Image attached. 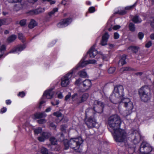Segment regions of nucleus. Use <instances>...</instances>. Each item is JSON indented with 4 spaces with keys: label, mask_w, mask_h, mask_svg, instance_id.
<instances>
[{
    "label": "nucleus",
    "mask_w": 154,
    "mask_h": 154,
    "mask_svg": "<svg viewBox=\"0 0 154 154\" xmlns=\"http://www.w3.org/2000/svg\"><path fill=\"white\" fill-rule=\"evenodd\" d=\"M51 136V134L49 132H43L41 134V136L38 137V140L40 142H44L46 139H48Z\"/></svg>",
    "instance_id": "obj_13"
},
{
    "label": "nucleus",
    "mask_w": 154,
    "mask_h": 154,
    "mask_svg": "<svg viewBox=\"0 0 154 154\" xmlns=\"http://www.w3.org/2000/svg\"><path fill=\"white\" fill-rule=\"evenodd\" d=\"M83 140L81 137L72 138L69 141L67 139L64 140V143L65 149H67L69 147L74 149L77 152H80V145L82 143Z\"/></svg>",
    "instance_id": "obj_3"
},
{
    "label": "nucleus",
    "mask_w": 154,
    "mask_h": 154,
    "mask_svg": "<svg viewBox=\"0 0 154 154\" xmlns=\"http://www.w3.org/2000/svg\"><path fill=\"white\" fill-rule=\"evenodd\" d=\"M57 97L61 99L63 97V96L62 93L60 92H57Z\"/></svg>",
    "instance_id": "obj_47"
},
{
    "label": "nucleus",
    "mask_w": 154,
    "mask_h": 154,
    "mask_svg": "<svg viewBox=\"0 0 154 154\" xmlns=\"http://www.w3.org/2000/svg\"><path fill=\"white\" fill-rule=\"evenodd\" d=\"M37 25L36 22L33 20H32L29 23L28 26L30 28H33Z\"/></svg>",
    "instance_id": "obj_24"
},
{
    "label": "nucleus",
    "mask_w": 154,
    "mask_h": 154,
    "mask_svg": "<svg viewBox=\"0 0 154 154\" xmlns=\"http://www.w3.org/2000/svg\"><path fill=\"white\" fill-rule=\"evenodd\" d=\"M40 124L45 123L46 122V120L45 119H41L37 121Z\"/></svg>",
    "instance_id": "obj_44"
},
{
    "label": "nucleus",
    "mask_w": 154,
    "mask_h": 154,
    "mask_svg": "<svg viewBox=\"0 0 154 154\" xmlns=\"http://www.w3.org/2000/svg\"><path fill=\"white\" fill-rule=\"evenodd\" d=\"M50 141L52 145H55L57 144V140L54 137H51L50 139Z\"/></svg>",
    "instance_id": "obj_35"
},
{
    "label": "nucleus",
    "mask_w": 154,
    "mask_h": 154,
    "mask_svg": "<svg viewBox=\"0 0 154 154\" xmlns=\"http://www.w3.org/2000/svg\"><path fill=\"white\" fill-rule=\"evenodd\" d=\"M28 2L31 3H34L36 2L38 0H28Z\"/></svg>",
    "instance_id": "obj_60"
},
{
    "label": "nucleus",
    "mask_w": 154,
    "mask_h": 154,
    "mask_svg": "<svg viewBox=\"0 0 154 154\" xmlns=\"http://www.w3.org/2000/svg\"><path fill=\"white\" fill-rule=\"evenodd\" d=\"M120 27L121 26L119 25H117L114 26L113 27V28L114 30H116L117 29H119L120 28Z\"/></svg>",
    "instance_id": "obj_54"
},
{
    "label": "nucleus",
    "mask_w": 154,
    "mask_h": 154,
    "mask_svg": "<svg viewBox=\"0 0 154 154\" xmlns=\"http://www.w3.org/2000/svg\"><path fill=\"white\" fill-rule=\"evenodd\" d=\"M51 109V107H49L48 108L45 110V112H50Z\"/></svg>",
    "instance_id": "obj_59"
},
{
    "label": "nucleus",
    "mask_w": 154,
    "mask_h": 154,
    "mask_svg": "<svg viewBox=\"0 0 154 154\" xmlns=\"http://www.w3.org/2000/svg\"><path fill=\"white\" fill-rule=\"evenodd\" d=\"M77 69L75 67L62 78L61 84L62 87H66L69 85L72 78L75 76V73L77 70Z\"/></svg>",
    "instance_id": "obj_4"
},
{
    "label": "nucleus",
    "mask_w": 154,
    "mask_h": 154,
    "mask_svg": "<svg viewBox=\"0 0 154 154\" xmlns=\"http://www.w3.org/2000/svg\"><path fill=\"white\" fill-rule=\"evenodd\" d=\"M124 104V106L126 108V114L125 116H127L131 114L132 112V110L134 108L133 103L128 98H124L121 101Z\"/></svg>",
    "instance_id": "obj_6"
},
{
    "label": "nucleus",
    "mask_w": 154,
    "mask_h": 154,
    "mask_svg": "<svg viewBox=\"0 0 154 154\" xmlns=\"http://www.w3.org/2000/svg\"><path fill=\"white\" fill-rule=\"evenodd\" d=\"M58 9L57 8H54L53 11L48 13V14L50 16H51L54 15L55 13L57 11Z\"/></svg>",
    "instance_id": "obj_36"
},
{
    "label": "nucleus",
    "mask_w": 154,
    "mask_h": 154,
    "mask_svg": "<svg viewBox=\"0 0 154 154\" xmlns=\"http://www.w3.org/2000/svg\"><path fill=\"white\" fill-rule=\"evenodd\" d=\"M65 127L63 125H61V130L62 131H64L65 129Z\"/></svg>",
    "instance_id": "obj_63"
},
{
    "label": "nucleus",
    "mask_w": 154,
    "mask_h": 154,
    "mask_svg": "<svg viewBox=\"0 0 154 154\" xmlns=\"http://www.w3.org/2000/svg\"><path fill=\"white\" fill-rule=\"evenodd\" d=\"M51 103L52 105H53V106H55V105H58V104H59V103H60V101H59V100H57L55 101V103H54V102H53V101H51Z\"/></svg>",
    "instance_id": "obj_50"
},
{
    "label": "nucleus",
    "mask_w": 154,
    "mask_h": 154,
    "mask_svg": "<svg viewBox=\"0 0 154 154\" xmlns=\"http://www.w3.org/2000/svg\"><path fill=\"white\" fill-rule=\"evenodd\" d=\"M18 38L19 39L21 40H23L24 39V37L22 33H19L18 34Z\"/></svg>",
    "instance_id": "obj_51"
},
{
    "label": "nucleus",
    "mask_w": 154,
    "mask_h": 154,
    "mask_svg": "<svg viewBox=\"0 0 154 154\" xmlns=\"http://www.w3.org/2000/svg\"><path fill=\"white\" fill-rule=\"evenodd\" d=\"M109 48H110V49H111L112 48L113 46H114V45H112V44H109Z\"/></svg>",
    "instance_id": "obj_64"
},
{
    "label": "nucleus",
    "mask_w": 154,
    "mask_h": 154,
    "mask_svg": "<svg viewBox=\"0 0 154 154\" xmlns=\"http://www.w3.org/2000/svg\"><path fill=\"white\" fill-rule=\"evenodd\" d=\"M139 150L142 153L152 154L150 153V152L152 151V147L146 142H143L140 146Z\"/></svg>",
    "instance_id": "obj_7"
},
{
    "label": "nucleus",
    "mask_w": 154,
    "mask_h": 154,
    "mask_svg": "<svg viewBox=\"0 0 154 154\" xmlns=\"http://www.w3.org/2000/svg\"><path fill=\"white\" fill-rule=\"evenodd\" d=\"M119 37V35L118 33H115L114 34V38L117 39H118Z\"/></svg>",
    "instance_id": "obj_56"
},
{
    "label": "nucleus",
    "mask_w": 154,
    "mask_h": 154,
    "mask_svg": "<svg viewBox=\"0 0 154 154\" xmlns=\"http://www.w3.org/2000/svg\"><path fill=\"white\" fill-rule=\"evenodd\" d=\"M6 103L7 105H9L11 103V101L10 100H7L6 101Z\"/></svg>",
    "instance_id": "obj_61"
},
{
    "label": "nucleus",
    "mask_w": 154,
    "mask_h": 154,
    "mask_svg": "<svg viewBox=\"0 0 154 154\" xmlns=\"http://www.w3.org/2000/svg\"><path fill=\"white\" fill-rule=\"evenodd\" d=\"M80 100H78V103H81L86 100L89 95L88 93H80Z\"/></svg>",
    "instance_id": "obj_17"
},
{
    "label": "nucleus",
    "mask_w": 154,
    "mask_h": 154,
    "mask_svg": "<svg viewBox=\"0 0 154 154\" xmlns=\"http://www.w3.org/2000/svg\"><path fill=\"white\" fill-rule=\"evenodd\" d=\"M109 37V35L108 33H105L102 37V39L100 44L102 45H105L107 44V42Z\"/></svg>",
    "instance_id": "obj_18"
},
{
    "label": "nucleus",
    "mask_w": 154,
    "mask_h": 154,
    "mask_svg": "<svg viewBox=\"0 0 154 154\" xmlns=\"http://www.w3.org/2000/svg\"><path fill=\"white\" fill-rule=\"evenodd\" d=\"M121 123L120 117L116 115H112L109 118L108 123L113 130V131L111 132L116 142H125L127 139L125 131L120 128Z\"/></svg>",
    "instance_id": "obj_1"
},
{
    "label": "nucleus",
    "mask_w": 154,
    "mask_h": 154,
    "mask_svg": "<svg viewBox=\"0 0 154 154\" xmlns=\"http://www.w3.org/2000/svg\"><path fill=\"white\" fill-rule=\"evenodd\" d=\"M22 0H7L9 3H20Z\"/></svg>",
    "instance_id": "obj_43"
},
{
    "label": "nucleus",
    "mask_w": 154,
    "mask_h": 154,
    "mask_svg": "<svg viewBox=\"0 0 154 154\" xmlns=\"http://www.w3.org/2000/svg\"><path fill=\"white\" fill-rule=\"evenodd\" d=\"M53 115L57 117H61L62 115L61 113L59 111H57L54 112Z\"/></svg>",
    "instance_id": "obj_41"
},
{
    "label": "nucleus",
    "mask_w": 154,
    "mask_h": 154,
    "mask_svg": "<svg viewBox=\"0 0 154 154\" xmlns=\"http://www.w3.org/2000/svg\"><path fill=\"white\" fill-rule=\"evenodd\" d=\"M86 124L88 127L91 128L95 126L97 122L94 118L91 117L86 121Z\"/></svg>",
    "instance_id": "obj_12"
},
{
    "label": "nucleus",
    "mask_w": 154,
    "mask_h": 154,
    "mask_svg": "<svg viewBox=\"0 0 154 154\" xmlns=\"http://www.w3.org/2000/svg\"><path fill=\"white\" fill-rule=\"evenodd\" d=\"M131 69H132L129 67H123V68H121L120 69V72H123L125 71H130V70H131Z\"/></svg>",
    "instance_id": "obj_37"
},
{
    "label": "nucleus",
    "mask_w": 154,
    "mask_h": 154,
    "mask_svg": "<svg viewBox=\"0 0 154 154\" xmlns=\"http://www.w3.org/2000/svg\"><path fill=\"white\" fill-rule=\"evenodd\" d=\"M50 126L54 129H55L56 128V126L53 123H50Z\"/></svg>",
    "instance_id": "obj_58"
},
{
    "label": "nucleus",
    "mask_w": 154,
    "mask_h": 154,
    "mask_svg": "<svg viewBox=\"0 0 154 154\" xmlns=\"http://www.w3.org/2000/svg\"><path fill=\"white\" fill-rule=\"evenodd\" d=\"M83 85L85 90L88 89L91 86V81L89 79H86L83 82Z\"/></svg>",
    "instance_id": "obj_19"
},
{
    "label": "nucleus",
    "mask_w": 154,
    "mask_h": 154,
    "mask_svg": "<svg viewBox=\"0 0 154 154\" xmlns=\"http://www.w3.org/2000/svg\"><path fill=\"white\" fill-rule=\"evenodd\" d=\"M47 115L44 112L37 113L34 114V119H35L41 118L45 117Z\"/></svg>",
    "instance_id": "obj_21"
},
{
    "label": "nucleus",
    "mask_w": 154,
    "mask_h": 154,
    "mask_svg": "<svg viewBox=\"0 0 154 154\" xmlns=\"http://www.w3.org/2000/svg\"><path fill=\"white\" fill-rule=\"evenodd\" d=\"M133 21L135 23H140L142 20L138 16H136L132 19Z\"/></svg>",
    "instance_id": "obj_29"
},
{
    "label": "nucleus",
    "mask_w": 154,
    "mask_h": 154,
    "mask_svg": "<svg viewBox=\"0 0 154 154\" xmlns=\"http://www.w3.org/2000/svg\"><path fill=\"white\" fill-rule=\"evenodd\" d=\"M7 111V109L5 107H3V108L1 109V112L3 113Z\"/></svg>",
    "instance_id": "obj_55"
},
{
    "label": "nucleus",
    "mask_w": 154,
    "mask_h": 154,
    "mask_svg": "<svg viewBox=\"0 0 154 154\" xmlns=\"http://www.w3.org/2000/svg\"><path fill=\"white\" fill-rule=\"evenodd\" d=\"M88 11L90 13H92L95 11V8L94 7H91L89 8Z\"/></svg>",
    "instance_id": "obj_45"
},
{
    "label": "nucleus",
    "mask_w": 154,
    "mask_h": 154,
    "mask_svg": "<svg viewBox=\"0 0 154 154\" xmlns=\"http://www.w3.org/2000/svg\"><path fill=\"white\" fill-rule=\"evenodd\" d=\"M96 62V61L94 60H88L84 61L82 60L75 66L77 70H78L85 66L89 64H94Z\"/></svg>",
    "instance_id": "obj_8"
},
{
    "label": "nucleus",
    "mask_w": 154,
    "mask_h": 154,
    "mask_svg": "<svg viewBox=\"0 0 154 154\" xmlns=\"http://www.w3.org/2000/svg\"><path fill=\"white\" fill-rule=\"evenodd\" d=\"M42 129L41 128H38L34 129V132L35 134H41L42 132Z\"/></svg>",
    "instance_id": "obj_34"
},
{
    "label": "nucleus",
    "mask_w": 154,
    "mask_h": 154,
    "mask_svg": "<svg viewBox=\"0 0 154 154\" xmlns=\"http://www.w3.org/2000/svg\"><path fill=\"white\" fill-rule=\"evenodd\" d=\"M139 93L141 100L146 102L149 100L151 97L150 88L147 85L142 87L139 91Z\"/></svg>",
    "instance_id": "obj_5"
},
{
    "label": "nucleus",
    "mask_w": 154,
    "mask_h": 154,
    "mask_svg": "<svg viewBox=\"0 0 154 154\" xmlns=\"http://www.w3.org/2000/svg\"><path fill=\"white\" fill-rule=\"evenodd\" d=\"M129 28L131 31H134L135 30V27L134 24L132 23H130L129 24Z\"/></svg>",
    "instance_id": "obj_40"
},
{
    "label": "nucleus",
    "mask_w": 154,
    "mask_h": 154,
    "mask_svg": "<svg viewBox=\"0 0 154 154\" xmlns=\"http://www.w3.org/2000/svg\"><path fill=\"white\" fill-rule=\"evenodd\" d=\"M96 46V44H94L90 49L89 51L88 52L89 54L90 57L91 58H94L98 54L97 51L95 48Z\"/></svg>",
    "instance_id": "obj_14"
},
{
    "label": "nucleus",
    "mask_w": 154,
    "mask_h": 154,
    "mask_svg": "<svg viewBox=\"0 0 154 154\" xmlns=\"http://www.w3.org/2000/svg\"><path fill=\"white\" fill-rule=\"evenodd\" d=\"M72 22L71 18H67L61 20L60 22L57 24V26L59 28H63L70 23Z\"/></svg>",
    "instance_id": "obj_10"
},
{
    "label": "nucleus",
    "mask_w": 154,
    "mask_h": 154,
    "mask_svg": "<svg viewBox=\"0 0 154 154\" xmlns=\"http://www.w3.org/2000/svg\"><path fill=\"white\" fill-rule=\"evenodd\" d=\"M17 38V36L13 35L9 37L7 39V41L9 42H11L14 41Z\"/></svg>",
    "instance_id": "obj_27"
},
{
    "label": "nucleus",
    "mask_w": 154,
    "mask_h": 154,
    "mask_svg": "<svg viewBox=\"0 0 154 154\" xmlns=\"http://www.w3.org/2000/svg\"><path fill=\"white\" fill-rule=\"evenodd\" d=\"M150 38L152 39H154V33L151 34L150 35Z\"/></svg>",
    "instance_id": "obj_62"
},
{
    "label": "nucleus",
    "mask_w": 154,
    "mask_h": 154,
    "mask_svg": "<svg viewBox=\"0 0 154 154\" xmlns=\"http://www.w3.org/2000/svg\"><path fill=\"white\" fill-rule=\"evenodd\" d=\"M115 70V68L114 67H112L109 68L108 70V72L109 74L113 73Z\"/></svg>",
    "instance_id": "obj_42"
},
{
    "label": "nucleus",
    "mask_w": 154,
    "mask_h": 154,
    "mask_svg": "<svg viewBox=\"0 0 154 154\" xmlns=\"http://www.w3.org/2000/svg\"><path fill=\"white\" fill-rule=\"evenodd\" d=\"M134 151L133 148L131 147L128 148L127 149L125 152V154H133Z\"/></svg>",
    "instance_id": "obj_31"
},
{
    "label": "nucleus",
    "mask_w": 154,
    "mask_h": 154,
    "mask_svg": "<svg viewBox=\"0 0 154 154\" xmlns=\"http://www.w3.org/2000/svg\"><path fill=\"white\" fill-rule=\"evenodd\" d=\"M80 93L75 94L72 97V100L73 101H76L78 103V100H80Z\"/></svg>",
    "instance_id": "obj_22"
},
{
    "label": "nucleus",
    "mask_w": 154,
    "mask_h": 154,
    "mask_svg": "<svg viewBox=\"0 0 154 154\" xmlns=\"http://www.w3.org/2000/svg\"><path fill=\"white\" fill-rule=\"evenodd\" d=\"M8 20L7 19H0V27L3 25H7L9 23Z\"/></svg>",
    "instance_id": "obj_23"
},
{
    "label": "nucleus",
    "mask_w": 154,
    "mask_h": 154,
    "mask_svg": "<svg viewBox=\"0 0 154 154\" xmlns=\"http://www.w3.org/2000/svg\"><path fill=\"white\" fill-rule=\"evenodd\" d=\"M126 59V56L125 55H123L119 61V63L122 65H123L126 63L125 60Z\"/></svg>",
    "instance_id": "obj_30"
},
{
    "label": "nucleus",
    "mask_w": 154,
    "mask_h": 154,
    "mask_svg": "<svg viewBox=\"0 0 154 154\" xmlns=\"http://www.w3.org/2000/svg\"><path fill=\"white\" fill-rule=\"evenodd\" d=\"M26 47L25 45H20L13 48L10 52V53L19 54Z\"/></svg>",
    "instance_id": "obj_11"
},
{
    "label": "nucleus",
    "mask_w": 154,
    "mask_h": 154,
    "mask_svg": "<svg viewBox=\"0 0 154 154\" xmlns=\"http://www.w3.org/2000/svg\"><path fill=\"white\" fill-rule=\"evenodd\" d=\"M26 23V20H21L20 22V25L21 26H24Z\"/></svg>",
    "instance_id": "obj_46"
},
{
    "label": "nucleus",
    "mask_w": 154,
    "mask_h": 154,
    "mask_svg": "<svg viewBox=\"0 0 154 154\" xmlns=\"http://www.w3.org/2000/svg\"><path fill=\"white\" fill-rule=\"evenodd\" d=\"M81 82V79H79L77 80L75 82V84L76 85H79L80 84Z\"/></svg>",
    "instance_id": "obj_57"
},
{
    "label": "nucleus",
    "mask_w": 154,
    "mask_h": 154,
    "mask_svg": "<svg viewBox=\"0 0 154 154\" xmlns=\"http://www.w3.org/2000/svg\"><path fill=\"white\" fill-rule=\"evenodd\" d=\"M45 97H43V96H42V97L41 99L40 100V101L39 102V107L40 108L41 105L45 103V102H46V100H45Z\"/></svg>",
    "instance_id": "obj_39"
},
{
    "label": "nucleus",
    "mask_w": 154,
    "mask_h": 154,
    "mask_svg": "<svg viewBox=\"0 0 154 154\" xmlns=\"http://www.w3.org/2000/svg\"><path fill=\"white\" fill-rule=\"evenodd\" d=\"M54 89V88H51L45 91L43 95V97H45L47 99L52 98L54 94L53 91Z\"/></svg>",
    "instance_id": "obj_9"
},
{
    "label": "nucleus",
    "mask_w": 154,
    "mask_h": 154,
    "mask_svg": "<svg viewBox=\"0 0 154 154\" xmlns=\"http://www.w3.org/2000/svg\"><path fill=\"white\" fill-rule=\"evenodd\" d=\"M94 104L95 106L94 107V109L95 111L97 112H100L98 111V110L97 109V107H99L102 111L104 107V104L102 102L98 100H95L94 102Z\"/></svg>",
    "instance_id": "obj_15"
},
{
    "label": "nucleus",
    "mask_w": 154,
    "mask_h": 154,
    "mask_svg": "<svg viewBox=\"0 0 154 154\" xmlns=\"http://www.w3.org/2000/svg\"><path fill=\"white\" fill-rule=\"evenodd\" d=\"M138 36L139 39L141 40L143 37L144 34L141 32H140L138 33Z\"/></svg>",
    "instance_id": "obj_48"
},
{
    "label": "nucleus",
    "mask_w": 154,
    "mask_h": 154,
    "mask_svg": "<svg viewBox=\"0 0 154 154\" xmlns=\"http://www.w3.org/2000/svg\"><path fill=\"white\" fill-rule=\"evenodd\" d=\"M135 138L134 139V143H139L140 139V133L136 131L134 133Z\"/></svg>",
    "instance_id": "obj_20"
},
{
    "label": "nucleus",
    "mask_w": 154,
    "mask_h": 154,
    "mask_svg": "<svg viewBox=\"0 0 154 154\" xmlns=\"http://www.w3.org/2000/svg\"><path fill=\"white\" fill-rule=\"evenodd\" d=\"M5 50V47L4 45H2L0 47V58L3 56Z\"/></svg>",
    "instance_id": "obj_32"
},
{
    "label": "nucleus",
    "mask_w": 154,
    "mask_h": 154,
    "mask_svg": "<svg viewBox=\"0 0 154 154\" xmlns=\"http://www.w3.org/2000/svg\"><path fill=\"white\" fill-rule=\"evenodd\" d=\"M124 88L123 86L118 85L114 87L113 94L110 97L111 101L114 104L121 102L122 100L124 98Z\"/></svg>",
    "instance_id": "obj_2"
},
{
    "label": "nucleus",
    "mask_w": 154,
    "mask_h": 154,
    "mask_svg": "<svg viewBox=\"0 0 154 154\" xmlns=\"http://www.w3.org/2000/svg\"><path fill=\"white\" fill-rule=\"evenodd\" d=\"M152 42L151 41L149 42L146 45V47L147 48L150 47L152 45Z\"/></svg>",
    "instance_id": "obj_53"
},
{
    "label": "nucleus",
    "mask_w": 154,
    "mask_h": 154,
    "mask_svg": "<svg viewBox=\"0 0 154 154\" xmlns=\"http://www.w3.org/2000/svg\"><path fill=\"white\" fill-rule=\"evenodd\" d=\"M78 74L80 77L82 78H85L87 76V73L85 69L79 71Z\"/></svg>",
    "instance_id": "obj_25"
},
{
    "label": "nucleus",
    "mask_w": 154,
    "mask_h": 154,
    "mask_svg": "<svg viewBox=\"0 0 154 154\" xmlns=\"http://www.w3.org/2000/svg\"><path fill=\"white\" fill-rule=\"evenodd\" d=\"M137 4V2H135L133 5L131 6L126 7L125 9L119 10L116 12H115L114 14H119L120 15H123L127 13L126 11V10H129L132 9Z\"/></svg>",
    "instance_id": "obj_16"
},
{
    "label": "nucleus",
    "mask_w": 154,
    "mask_h": 154,
    "mask_svg": "<svg viewBox=\"0 0 154 154\" xmlns=\"http://www.w3.org/2000/svg\"><path fill=\"white\" fill-rule=\"evenodd\" d=\"M128 50L129 51L134 53H136L138 51V48L135 46H131L128 48Z\"/></svg>",
    "instance_id": "obj_28"
},
{
    "label": "nucleus",
    "mask_w": 154,
    "mask_h": 154,
    "mask_svg": "<svg viewBox=\"0 0 154 154\" xmlns=\"http://www.w3.org/2000/svg\"><path fill=\"white\" fill-rule=\"evenodd\" d=\"M25 95V93L23 91L20 92L18 94V96L21 97H23Z\"/></svg>",
    "instance_id": "obj_49"
},
{
    "label": "nucleus",
    "mask_w": 154,
    "mask_h": 154,
    "mask_svg": "<svg viewBox=\"0 0 154 154\" xmlns=\"http://www.w3.org/2000/svg\"><path fill=\"white\" fill-rule=\"evenodd\" d=\"M93 109H87L85 111V116L86 117H88L93 115L92 113Z\"/></svg>",
    "instance_id": "obj_26"
},
{
    "label": "nucleus",
    "mask_w": 154,
    "mask_h": 154,
    "mask_svg": "<svg viewBox=\"0 0 154 154\" xmlns=\"http://www.w3.org/2000/svg\"><path fill=\"white\" fill-rule=\"evenodd\" d=\"M44 11V9L42 8H40L36 9L35 11V14H38L42 13Z\"/></svg>",
    "instance_id": "obj_38"
},
{
    "label": "nucleus",
    "mask_w": 154,
    "mask_h": 154,
    "mask_svg": "<svg viewBox=\"0 0 154 154\" xmlns=\"http://www.w3.org/2000/svg\"><path fill=\"white\" fill-rule=\"evenodd\" d=\"M71 96V94L69 93L68 94L66 95L65 97V100H69Z\"/></svg>",
    "instance_id": "obj_52"
},
{
    "label": "nucleus",
    "mask_w": 154,
    "mask_h": 154,
    "mask_svg": "<svg viewBox=\"0 0 154 154\" xmlns=\"http://www.w3.org/2000/svg\"><path fill=\"white\" fill-rule=\"evenodd\" d=\"M41 151L43 154H53L51 152H48L47 149L45 147H42Z\"/></svg>",
    "instance_id": "obj_33"
}]
</instances>
